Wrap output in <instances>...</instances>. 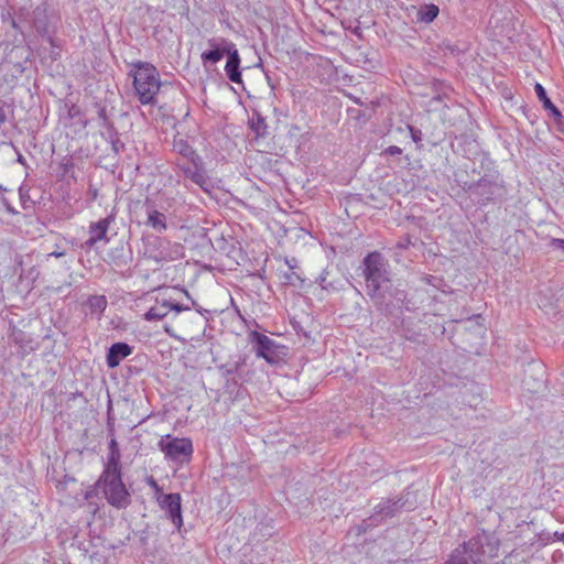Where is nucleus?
<instances>
[{"mask_svg": "<svg viewBox=\"0 0 564 564\" xmlns=\"http://www.w3.org/2000/svg\"><path fill=\"white\" fill-rule=\"evenodd\" d=\"M169 246L170 241L156 236H147L143 238L144 256L156 262L171 259Z\"/></svg>", "mask_w": 564, "mask_h": 564, "instance_id": "1a4fd4ad", "label": "nucleus"}, {"mask_svg": "<svg viewBox=\"0 0 564 564\" xmlns=\"http://www.w3.org/2000/svg\"><path fill=\"white\" fill-rule=\"evenodd\" d=\"M438 7L435 4H424L416 10V20L424 23L432 22L438 14Z\"/></svg>", "mask_w": 564, "mask_h": 564, "instance_id": "aec40b11", "label": "nucleus"}, {"mask_svg": "<svg viewBox=\"0 0 564 564\" xmlns=\"http://www.w3.org/2000/svg\"><path fill=\"white\" fill-rule=\"evenodd\" d=\"M15 263L18 267L21 268V272H20V280L22 283H26V288L31 289L33 288V284L34 282L36 281V279L39 278V270L35 268V267H32L30 268L29 270H24L22 268L23 263H24V259L22 256H18L15 258Z\"/></svg>", "mask_w": 564, "mask_h": 564, "instance_id": "f3484780", "label": "nucleus"}, {"mask_svg": "<svg viewBox=\"0 0 564 564\" xmlns=\"http://www.w3.org/2000/svg\"><path fill=\"white\" fill-rule=\"evenodd\" d=\"M562 542H564V532L561 533Z\"/></svg>", "mask_w": 564, "mask_h": 564, "instance_id": "c9c22d12", "label": "nucleus"}, {"mask_svg": "<svg viewBox=\"0 0 564 564\" xmlns=\"http://www.w3.org/2000/svg\"><path fill=\"white\" fill-rule=\"evenodd\" d=\"M534 90L539 100L542 101L544 108L551 110L555 117H561V112L547 97L544 87L541 84L536 83L534 86Z\"/></svg>", "mask_w": 564, "mask_h": 564, "instance_id": "412c9836", "label": "nucleus"}, {"mask_svg": "<svg viewBox=\"0 0 564 564\" xmlns=\"http://www.w3.org/2000/svg\"><path fill=\"white\" fill-rule=\"evenodd\" d=\"M65 256V251L64 250H54L53 252H51L48 254V257H55V258H61V257H64Z\"/></svg>", "mask_w": 564, "mask_h": 564, "instance_id": "c85d7f7f", "label": "nucleus"}, {"mask_svg": "<svg viewBox=\"0 0 564 564\" xmlns=\"http://www.w3.org/2000/svg\"><path fill=\"white\" fill-rule=\"evenodd\" d=\"M409 245H410V239H405L404 241H400V242L398 243V246H399L400 248H408V246H409Z\"/></svg>", "mask_w": 564, "mask_h": 564, "instance_id": "7c9ffc66", "label": "nucleus"}, {"mask_svg": "<svg viewBox=\"0 0 564 564\" xmlns=\"http://www.w3.org/2000/svg\"><path fill=\"white\" fill-rule=\"evenodd\" d=\"M164 329L169 335L173 336V334L171 333V328L169 326H165Z\"/></svg>", "mask_w": 564, "mask_h": 564, "instance_id": "72a5a7b5", "label": "nucleus"}, {"mask_svg": "<svg viewBox=\"0 0 564 564\" xmlns=\"http://www.w3.org/2000/svg\"><path fill=\"white\" fill-rule=\"evenodd\" d=\"M107 501L118 509L130 503V494L121 480L120 468H105L99 480Z\"/></svg>", "mask_w": 564, "mask_h": 564, "instance_id": "7ed1b4c3", "label": "nucleus"}, {"mask_svg": "<svg viewBox=\"0 0 564 564\" xmlns=\"http://www.w3.org/2000/svg\"><path fill=\"white\" fill-rule=\"evenodd\" d=\"M7 120V113L3 107L0 106V124L4 123Z\"/></svg>", "mask_w": 564, "mask_h": 564, "instance_id": "c756f323", "label": "nucleus"}, {"mask_svg": "<svg viewBox=\"0 0 564 564\" xmlns=\"http://www.w3.org/2000/svg\"><path fill=\"white\" fill-rule=\"evenodd\" d=\"M159 447L164 453L165 458L173 462H183L191 458L193 454V443L186 437L178 438L165 435L160 440Z\"/></svg>", "mask_w": 564, "mask_h": 564, "instance_id": "423d86ee", "label": "nucleus"}, {"mask_svg": "<svg viewBox=\"0 0 564 564\" xmlns=\"http://www.w3.org/2000/svg\"><path fill=\"white\" fill-rule=\"evenodd\" d=\"M12 25L19 29L21 33L34 31L41 35L48 32V17L45 3L37 6L32 11L28 8H21L15 18L12 19Z\"/></svg>", "mask_w": 564, "mask_h": 564, "instance_id": "20e7f679", "label": "nucleus"}, {"mask_svg": "<svg viewBox=\"0 0 564 564\" xmlns=\"http://www.w3.org/2000/svg\"><path fill=\"white\" fill-rule=\"evenodd\" d=\"M364 265L368 293L373 297L383 296V292L390 284L387 262L379 252H371L365 258Z\"/></svg>", "mask_w": 564, "mask_h": 564, "instance_id": "f03ea898", "label": "nucleus"}, {"mask_svg": "<svg viewBox=\"0 0 564 564\" xmlns=\"http://www.w3.org/2000/svg\"><path fill=\"white\" fill-rule=\"evenodd\" d=\"M196 164V171L194 172L191 181L198 185L204 192L210 193L214 189V183L210 177L207 175V172L204 167V163L200 158H195V161L192 162Z\"/></svg>", "mask_w": 564, "mask_h": 564, "instance_id": "2eb2a0df", "label": "nucleus"}, {"mask_svg": "<svg viewBox=\"0 0 564 564\" xmlns=\"http://www.w3.org/2000/svg\"><path fill=\"white\" fill-rule=\"evenodd\" d=\"M158 501L161 508L167 512L176 529L180 530L183 524L180 494L161 495L158 497Z\"/></svg>", "mask_w": 564, "mask_h": 564, "instance_id": "9b49d317", "label": "nucleus"}, {"mask_svg": "<svg viewBox=\"0 0 564 564\" xmlns=\"http://www.w3.org/2000/svg\"><path fill=\"white\" fill-rule=\"evenodd\" d=\"M99 115H100V117H102V118H104V117H105V110H104V109H101V110H100V112H99Z\"/></svg>", "mask_w": 564, "mask_h": 564, "instance_id": "f704fd0d", "label": "nucleus"}, {"mask_svg": "<svg viewBox=\"0 0 564 564\" xmlns=\"http://www.w3.org/2000/svg\"><path fill=\"white\" fill-rule=\"evenodd\" d=\"M207 45L209 50L202 53L200 58L204 65L206 64H217L224 57V55H228L230 51L235 47V43L225 39V37H213L207 41Z\"/></svg>", "mask_w": 564, "mask_h": 564, "instance_id": "6e6552de", "label": "nucleus"}, {"mask_svg": "<svg viewBox=\"0 0 564 564\" xmlns=\"http://www.w3.org/2000/svg\"><path fill=\"white\" fill-rule=\"evenodd\" d=\"M240 55L237 47L235 46L227 55V62L225 65V72L230 82L235 84H242L241 73L239 70Z\"/></svg>", "mask_w": 564, "mask_h": 564, "instance_id": "4468645a", "label": "nucleus"}, {"mask_svg": "<svg viewBox=\"0 0 564 564\" xmlns=\"http://www.w3.org/2000/svg\"><path fill=\"white\" fill-rule=\"evenodd\" d=\"M177 166L183 172L185 177L189 178L193 176L194 172L196 171V164L191 163L189 161H177Z\"/></svg>", "mask_w": 564, "mask_h": 564, "instance_id": "b1692460", "label": "nucleus"}, {"mask_svg": "<svg viewBox=\"0 0 564 564\" xmlns=\"http://www.w3.org/2000/svg\"><path fill=\"white\" fill-rule=\"evenodd\" d=\"M147 219L144 225L152 228L156 232H164L167 229L166 216L158 210L153 204L145 203Z\"/></svg>", "mask_w": 564, "mask_h": 564, "instance_id": "ddd939ff", "label": "nucleus"}, {"mask_svg": "<svg viewBox=\"0 0 564 564\" xmlns=\"http://www.w3.org/2000/svg\"><path fill=\"white\" fill-rule=\"evenodd\" d=\"M251 337L256 344V354L258 357L263 358L267 362L271 365L278 364L283 356L284 346L278 344L267 335L260 334L258 332H253Z\"/></svg>", "mask_w": 564, "mask_h": 564, "instance_id": "0eeeda50", "label": "nucleus"}, {"mask_svg": "<svg viewBox=\"0 0 564 564\" xmlns=\"http://www.w3.org/2000/svg\"><path fill=\"white\" fill-rule=\"evenodd\" d=\"M551 246L564 252V239L554 238L551 241Z\"/></svg>", "mask_w": 564, "mask_h": 564, "instance_id": "bb28decb", "label": "nucleus"}, {"mask_svg": "<svg viewBox=\"0 0 564 564\" xmlns=\"http://www.w3.org/2000/svg\"><path fill=\"white\" fill-rule=\"evenodd\" d=\"M554 536L556 538V540L562 541V539H561V533H560V532H555V533H554Z\"/></svg>", "mask_w": 564, "mask_h": 564, "instance_id": "473e14b6", "label": "nucleus"}, {"mask_svg": "<svg viewBox=\"0 0 564 564\" xmlns=\"http://www.w3.org/2000/svg\"><path fill=\"white\" fill-rule=\"evenodd\" d=\"M18 162L21 163V164H24L25 160H24V158L22 155H19Z\"/></svg>", "mask_w": 564, "mask_h": 564, "instance_id": "2f4dec72", "label": "nucleus"}, {"mask_svg": "<svg viewBox=\"0 0 564 564\" xmlns=\"http://www.w3.org/2000/svg\"><path fill=\"white\" fill-rule=\"evenodd\" d=\"M132 352V348L126 343H116L111 345L107 354V366L116 368L122 359Z\"/></svg>", "mask_w": 564, "mask_h": 564, "instance_id": "dca6fc26", "label": "nucleus"}, {"mask_svg": "<svg viewBox=\"0 0 564 564\" xmlns=\"http://www.w3.org/2000/svg\"><path fill=\"white\" fill-rule=\"evenodd\" d=\"M147 484L155 491L156 495H162L161 487L158 485L156 480L153 477H149L147 479Z\"/></svg>", "mask_w": 564, "mask_h": 564, "instance_id": "a878e982", "label": "nucleus"}, {"mask_svg": "<svg viewBox=\"0 0 564 564\" xmlns=\"http://www.w3.org/2000/svg\"><path fill=\"white\" fill-rule=\"evenodd\" d=\"M400 500L398 501H394V502H384L381 507H380V513H382L383 516L386 517H389V516H393V513L401 507H403V503L400 505L399 503Z\"/></svg>", "mask_w": 564, "mask_h": 564, "instance_id": "5701e85b", "label": "nucleus"}, {"mask_svg": "<svg viewBox=\"0 0 564 564\" xmlns=\"http://www.w3.org/2000/svg\"><path fill=\"white\" fill-rule=\"evenodd\" d=\"M188 310V306L177 304L164 296L156 297L155 303L144 314V319L148 322L161 321L172 311L180 313Z\"/></svg>", "mask_w": 564, "mask_h": 564, "instance_id": "9d476101", "label": "nucleus"}, {"mask_svg": "<svg viewBox=\"0 0 564 564\" xmlns=\"http://www.w3.org/2000/svg\"><path fill=\"white\" fill-rule=\"evenodd\" d=\"M115 221V215H109L96 223L89 225V239L86 241L88 247H94L99 241L108 242L107 232L110 224Z\"/></svg>", "mask_w": 564, "mask_h": 564, "instance_id": "f8f14e48", "label": "nucleus"}, {"mask_svg": "<svg viewBox=\"0 0 564 564\" xmlns=\"http://www.w3.org/2000/svg\"><path fill=\"white\" fill-rule=\"evenodd\" d=\"M108 305V301L105 295H91L88 297L86 302V306L88 307V313L91 315H97L99 319L104 311Z\"/></svg>", "mask_w": 564, "mask_h": 564, "instance_id": "6ab92c4d", "label": "nucleus"}, {"mask_svg": "<svg viewBox=\"0 0 564 564\" xmlns=\"http://www.w3.org/2000/svg\"><path fill=\"white\" fill-rule=\"evenodd\" d=\"M173 149L177 154L182 156V161L186 160L192 163L195 161V158H200L184 139L174 140Z\"/></svg>", "mask_w": 564, "mask_h": 564, "instance_id": "a211bd4d", "label": "nucleus"}, {"mask_svg": "<svg viewBox=\"0 0 564 564\" xmlns=\"http://www.w3.org/2000/svg\"><path fill=\"white\" fill-rule=\"evenodd\" d=\"M386 152L390 155L401 154L402 150L397 145L389 147Z\"/></svg>", "mask_w": 564, "mask_h": 564, "instance_id": "cd10ccee", "label": "nucleus"}, {"mask_svg": "<svg viewBox=\"0 0 564 564\" xmlns=\"http://www.w3.org/2000/svg\"><path fill=\"white\" fill-rule=\"evenodd\" d=\"M486 539L485 535L471 538L454 550L445 564H481L484 540Z\"/></svg>", "mask_w": 564, "mask_h": 564, "instance_id": "39448f33", "label": "nucleus"}, {"mask_svg": "<svg viewBox=\"0 0 564 564\" xmlns=\"http://www.w3.org/2000/svg\"><path fill=\"white\" fill-rule=\"evenodd\" d=\"M109 456L105 468H120V452L116 440H111L109 445Z\"/></svg>", "mask_w": 564, "mask_h": 564, "instance_id": "4be33fe9", "label": "nucleus"}, {"mask_svg": "<svg viewBox=\"0 0 564 564\" xmlns=\"http://www.w3.org/2000/svg\"><path fill=\"white\" fill-rule=\"evenodd\" d=\"M251 129L256 132L258 137L264 135L267 126L263 118L258 117L256 121H252Z\"/></svg>", "mask_w": 564, "mask_h": 564, "instance_id": "393cba45", "label": "nucleus"}, {"mask_svg": "<svg viewBox=\"0 0 564 564\" xmlns=\"http://www.w3.org/2000/svg\"><path fill=\"white\" fill-rule=\"evenodd\" d=\"M133 77V87L142 105H155L161 88L158 69L150 63L138 62L130 72Z\"/></svg>", "mask_w": 564, "mask_h": 564, "instance_id": "f257e3e1", "label": "nucleus"}]
</instances>
